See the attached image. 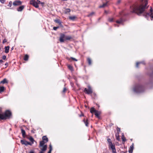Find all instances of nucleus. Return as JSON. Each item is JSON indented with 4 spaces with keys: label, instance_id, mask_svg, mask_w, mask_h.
Instances as JSON below:
<instances>
[{
    "label": "nucleus",
    "instance_id": "f257e3e1",
    "mask_svg": "<svg viewBox=\"0 0 153 153\" xmlns=\"http://www.w3.org/2000/svg\"><path fill=\"white\" fill-rule=\"evenodd\" d=\"M140 0L142 1V2L140 4L135 3L130 7L131 12L135 13L139 15L142 14L148 7V6H147L148 0Z\"/></svg>",
    "mask_w": 153,
    "mask_h": 153
},
{
    "label": "nucleus",
    "instance_id": "f03ea898",
    "mask_svg": "<svg viewBox=\"0 0 153 153\" xmlns=\"http://www.w3.org/2000/svg\"><path fill=\"white\" fill-rule=\"evenodd\" d=\"M11 115V113L10 111L6 110L4 113H3L1 109L0 108V120L9 119Z\"/></svg>",
    "mask_w": 153,
    "mask_h": 153
},
{
    "label": "nucleus",
    "instance_id": "7ed1b4c3",
    "mask_svg": "<svg viewBox=\"0 0 153 153\" xmlns=\"http://www.w3.org/2000/svg\"><path fill=\"white\" fill-rule=\"evenodd\" d=\"M145 90L144 86L141 84L137 85L134 88V91L137 93H140L143 92Z\"/></svg>",
    "mask_w": 153,
    "mask_h": 153
},
{
    "label": "nucleus",
    "instance_id": "20e7f679",
    "mask_svg": "<svg viewBox=\"0 0 153 153\" xmlns=\"http://www.w3.org/2000/svg\"><path fill=\"white\" fill-rule=\"evenodd\" d=\"M40 1L39 0H31L30 1V4L36 8L39 7L38 4H40Z\"/></svg>",
    "mask_w": 153,
    "mask_h": 153
},
{
    "label": "nucleus",
    "instance_id": "39448f33",
    "mask_svg": "<svg viewBox=\"0 0 153 153\" xmlns=\"http://www.w3.org/2000/svg\"><path fill=\"white\" fill-rule=\"evenodd\" d=\"M88 89L86 88H85L84 89V92L85 94H91L93 92L92 89L91 87L89 85H88Z\"/></svg>",
    "mask_w": 153,
    "mask_h": 153
},
{
    "label": "nucleus",
    "instance_id": "423d86ee",
    "mask_svg": "<svg viewBox=\"0 0 153 153\" xmlns=\"http://www.w3.org/2000/svg\"><path fill=\"white\" fill-rule=\"evenodd\" d=\"M22 4V2L19 0H16L14 1L13 4L14 6H17L21 5Z\"/></svg>",
    "mask_w": 153,
    "mask_h": 153
},
{
    "label": "nucleus",
    "instance_id": "0eeeda50",
    "mask_svg": "<svg viewBox=\"0 0 153 153\" xmlns=\"http://www.w3.org/2000/svg\"><path fill=\"white\" fill-rule=\"evenodd\" d=\"M20 142L22 144H24L25 146H27V145H30V146L32 145L31 143L26 141H25L23 140H21Z\"/></svg>",
    "mask_w": 153,
    "mask_h": 153
},
{
    "label": "nucleus",
    "instance_id": "6e6552de",
    "mask_svg": "<svg viewBox=\"0 0 153 153\" xmlns=\"http://www.w3.org/2000/svg\"><path fill=\"white\" fill-rule=\"evenodd\" d=\"M65 34L63 33H61L60 35V37L59 38V41L61 42H63L64 41V38L65 39Z\"/></svg>",
    "mask_w": 153,
    "mask_h": 153
},
{
    "label": "nucleus",
    "instance_id": "1a4fd4ad",
    "mask_svg": "<svg viewBox=\"0 0 153 153\" xmlns=\"http://www.w3.org/2000/svg\"><path fill=\"white\" fill-rule=\"evenodd\" d=\"M47 148V145H45L43 148H40L41 151L39 152V153H44V152L46 150Z\"/></svg>",
    "mask_w": 153,
    "mask_h": 153
},
{
    "label": "nucleus",
    "instance_id": "9d476101",
    "mask_svg": "<svg viewBox=\"0 0 153 153\" xmlns=\"http://www.w3.org/2000/svg\"><path fill=\"white\" fill-rule=\"evenodd\" d=\"M46 143L45 142L43 141H41L40 142L39 147L40 148H43L44 146H45V144Z\"/></svg>",
    "mask_w": 153,
    "mask_h": 153
},
{
    "label": "nucleus",
    "instance_id": "9b49d317",
    "mask_svg": "<svg viewBox=\"0 0 153 153\" xmlns=\"http://www.w3.org/2000/svg\"><path fill=\"white\" fill-rule=\"evenodd\" d=\"M25 7L24 5H22L19 7L17 8V10L19 12H21L23 10Z\"/></svg>",
    "mask_w": 153,
    "mask_h": 153
},
{
    "label": "nucleus",
    "instance_id": "f8f14e48",
    "mask_svg": "<svg viewBox=\"0 0 153 153\" xmlns=\"http://www.w3.org/2000/svg\"><path fill=\"white\" fill-rule=\"evenodd\" d=\"M134 143H132V144L130 146L129 150V153H132L133 152V150L134 149Z\"/></svg>",
    "mask_w": 153,
    "mask_h": 153
},
{
    "label": "nucleus",
    "instance_id": "ddd939ff",
    "mask_svg": "<svg viewBox=\"0 0 153 153\" xmlns=\"http://www.w3.org/2000/svg\"><path fill=\"white\" fill-rule=\"evenodd\" d=\"M109 148L111 149L112 153H117L114 145Z\"/></svg>",
    "mask_w": 153,
    "mask_h": 153
},
{
    "label": "nucleus",
    "instance_id": "4468645a",
    "mask_svg": "<svg viewBox=\"0 0 153 153\" xmlns=\"http://www.w3.org/2000/svg\"><path fill=\"white\" fill-rule=\"evenodd\" d=\"M107 141L109 143V147L114 145L113 144L111 139H109V138L108 139H107Z\"/></svg>",
    "mask_w": 153,
    "mask_h": 153
},
{
    "label": "nucleus",
    "instance_id": "2eb2a0df",
    "mask_svg": "<svg viewBox=\"0 0 153 153\" xmlns=\"http://www.w3.org/2000/svg\"><path fill=\"white\" fill-rule=\"evenodd\" d=\"M43 141H44L46 143L48 141V139L46 136H44L42 137Z\"/></svg>",
    "mask_w": 153,
    "mask_h": 153
},
{
    "label": "nucleus",
    "instance_id": "dca6fc26",
    "mask_svg": "<svg viewBox=\"0 0 153 153\" xmlns=\"http://www.w3.org/2000/svg\"><path fill=\"white\" fill-rule=\"evenodd\" d=\"M101 112L97 110L96 111L95 113V115L97 117L99 118V115L100 114Z\"/></svg>",
    "mask_w": 153,
    "mask_h": 153
},
{
    "label": "nucleus",
    "instance_id": "f3484780",
    "mask_svg": "<svg viewBox=\"0 0 153 153\" xmlns=\"http://www.w3.org/2000/svg\"><path fill=\"white\" fill-rule=\"evenodd\" d=\"M28 139H29V140L31 142V145H32L33 143L35 141L34 140V139L32 137H30L29 138H28Z\"/></svg>",
    "mask_w": 153,
    "mask_h": 153
},
{
    "label": "nucleus",
    "instance_id": "a211bd4d",
    "mask_svg": "<svg viewBox=\"0 0 153 153\" xmlns=\"http://www.w3.org/2000/svg\"><path fill=\"white\" fill-rule=\"evenodd\" d=\"M8 82L7 79L6 78L4 79L2 81L0 82V83L5 84V83H8Z\"/></svg>",
    "mask_w": 153,
    "mask_h": 153
},
{
    "label": "nucleus",
    "instance_id": "6ab92c4d",
    "mask_svg": "<svg viewBox=\"0 0 153 153\" xmlns=\"http://www.w3.org/2000/svg\"><path fill=\"white\" fill-rule=\"evenodd\" d=\"M21 133L22 134V136L24 138H25V131L23 129H21Z\"/></svg>",
    "mask_w": 153,
    "mask_h": 153
},
{
    "label": "nucleus",
    "instance_id": "aec40b11",
    "mask_svg": "<svg viewBox=\"0 0 153 153\" xmlns=\"http://www.w3.org/2000/svg\"><path fill=\"white\" fill-rule=\"evenodd\" d=\"M10 47L9 46H6L5 47V52L6 53H8L9 52V50Z\"/></svg>",
    "mask_w": 153,
    "mask_h": 153
},
{
    "label": "nucleus",
    "instance_id": "412c9836",
    "mask_svg": "<svg viewBox=\"0 0 153 153\" xmlns=\"http://www.w3.org/2000/svg\"><path fill=\"white\" fill-rule=\"evenodd\" d=\"M97 110H95L94 108L92 107L90 109V112L91 113L93 114L95 113L96 111Z\"/></svg>",
    "mask_w": 153,
    "mask_h": 153
},
{
    "label": "nucleus",
    "instance_id": "4be33fe9",
    "mask_svg": "<svg viewBox=\"0 0 153 153\" xmlns=\"http://www.w3.org/2000/svg\"><path fill=\"white\" fill-rule=\"evenodd\" d=\"M107 3H108V2H107L105 3H103L102 5L100 6L99 7L100 8H102V7H104L107 6Z\"/></svg>",
    "mask_w": 153,
    "mask_h": 153
},
{
    "label": "nucleus",
    "instance_id": "5701e85b",
    "mask_svg": "<svg viewBox=\"0 0 153 153\" xmlns=\"http://www.w3.org/2000/svg\"><path fill=\"white\" fill-rule=\"evenodd\" d=\"M152 13H146V16H149L151 18V20H152L153 19V15H152Z\"/></svg>",
    "mask_w": 153,
    "mask_h": 153
},
{
    "label": "nucleus",
    "instance_id": "b1692460",
    "mask_svg": "<svg viewBox=\"0 0 153 153\" xmlns=\"http://www.w3.org/2000/svg\"><path fill=\"white\" fill-rule=\"evenodd\" d=\"M76 18V17L75 16H70L69 17V19L71 20L74 21L75 20V19Z\"/></svg>",
    "mask_w": 153,
    "mask_h": 153
},
{
    "label": "nucleus",
    "instance_id": "393cba45",
    "mask_svg": "<svg viewBox=\"0 0 153 153\" xmlns=\"http://www.w3.org/2000/svg\"><path fill=\"white\" fill-rule=\"evenodd\" d=\"M29 58V56L26 54L25 55L24 58V59L25 61H27L28 60Z\"/></svg>",
    "mask_w": 153,
    "mask_h": 153
},
{
    "label": "nucleus",
    "instance_id": "a878e982",
    "mask_svg": "<svg viewBox=\"0 0 153 153\" xmlns=\"http://www.w3.org/2000/svg\"><path fill=\"white\" fill-rule=\"evenodd\" d=\"M72 39V37L71 36H66L65 37V39L66 40H69Z\"/></svg>",
    "mask_w": 153,
    "mask_h": 153
},
{
    "label": "nucleus",
    "instance_id": "bb28decb",
    "mask_svg": "<svg viewBox=\"0 0 153 153\" xmlns=\"http://www.w3.org/2000/svg\"><path fill=\"white\" fill-rule=\"evenodd\" d=\"M5 89V88L3 86L0 87V93H1L4 91Z\"/></svg>",
    "mask_w": 153,
    "mask_h": 153
},
{
    "label": "nucleus",
    "instance_id": "cd10ccee",
    "mask_svg": "<svg viewBox=\"0 0 153 153\" xmlns=\"http://www.w3.org/2000/svg\"><path fill=\"white\" fill-rule=\"evenodd\" d=\"M54 21L56 23H57L59 24V25H60L61 24V22L60 21L59 19H56L54 20Z\"/></svg>",
    "mask_w": 153,
    "mask_h": 153
},
{
    "label": "nucleus",
    "instance_id": "c85d7f7f",
    "mask_svg": "<svg viewBox=\"0 0 153 153\" xmlns=\"http://www.w3.org/2000/svg\"><path fill=\"white\" fill-rule=\"evenodd\" d=\"M141 63L145 64L144 62H137L136 63V67L138 68L139 65L140 64H141Z\"/></svg>",
    "mask_w": 153,
    "mask_h": 153
},
{
    "label": "nucleus",
    "instance_id": "c756f323",
    "mask_svg": "<svg viewBox=\"0 0 153 153\" xmlns=\"http://www.w3.org/2000/svg\"><path fill=\"white\" fill-rule=\"evenodd\" d=\"M116 137L117 140L118 141L120 140L119 134H118V133L116 134Z\"/></svg>",
    "mask_w": 153,
    "mask_h": 153
},
{
    "label": "nucleus",
    "instance_id": "7c9ffc66",
    "mask_svg": "<svg viewBox=\"0 0 153 153\" xmlns=\"http://www.w3.org/2000/svg\"><path fill=\"white\" fill-rule=\"evenodd\" d=\"M87 61L89 65H91V59L88 58L87 59Z\"/></svg>",
    "mask_w": 153,
    "mask_h": 153
},
{
    "label": "nucleus",
    "instance_id": "2f4dec72",
    "mask_svg": "<svg viewBox=\"0 0 153 153\" xmlns=\"http://www.w3.org/2000/svg\"><path fill=\"white\" fill-rule=\"evenodd\" d=\"M116 22L118 24H121L123 22V20L122 19H121L120 20H117Z\"/></svg>",
    "mask_w": 153,
    "mask_h": 153
},
{
    "label": "nucleus",
    "instance_id": "473e14b6",
    "mask_svg": "<svg viewBox=\"0 0 153 153\" xmlns=\"http://www.w3.org/2000/svg\"><path fill=\"white\" fill-rule=\"evenodd\" d=\"M71 10L70 9L67 8L65 9V13H69L70 12Z\"/></svg>",
    "mask_w": 153,
    "mask_h": 153
},
{
    "label": "nucleus",
    "instance_id": "72a5a7b5",
    "mask_svg": "<svg viewBox=\"0 0 153 153\" xmlns=\"http://www.w3.org/2000/svg\"><path fill=\"white\" fill-rule=\"evenodd\" d=\"M83 121L84 122V123H85V126H88V122L87 120L86 121H85V119H84V120H83Z\"/></svg>",
    "mask_w": 153,
    "mask_h": 153
},
{
    "label": "nucleus",
    "instance_id": "f704fd0d",
    "mask_svg": "<svg viewBox=\"0 0 153 153\" xmlns=\"http://www.w3.org/2000/svg\"><path fill=\"white\" fill-rule=\"evenodd\" d=\"M68 68L71 70H72L73 69V68H72V66L71 65H68Z\"/></svg>",
    "mask_w": 153,
    "mask_h": 153
},
{
    "label": "nucleus",
    "instance_id": "c9c22d12",
    "mask_svg": "<svg viewBox=\"0 0 153 153\" xmlns=\"http://www.w3.org/2000/svg\"><path fill=\"white\" fill-rule=\"evenodd\" d=\"M122 140L123 142H125L126 141V140L125 138L124 137V136L123 135L122 137Z\"/></svg>",
    "mask_w": 153,
    "mask_h": 153
},
{
    "label": "nucleus",
    "instance_id": "e433bc0d",
    "mask_svg": "<svg viewBox=\"0 0 153 153\" xmlns=\"http://www.w3.org/2000/svg\"><path fill=\"white\" fill-rule=\"evenodd\" d=\"M113 18H109L108 19V21L110 22H112L113 21Z\"/></svg>",
    "mask_w": 153,
    "mask_h": 153
},
{
    "label": "nucleus",
    "instance_id": "4c0bfd02",
    "mask_svg": "<svg viewBox=\"0 0 153 153\" xmlns=\"http://www.w3.org/2000/svg\"><path fill=\"white\" fill-rule=\"evenodd\" d=\"M117 133H118V134H119V133L120 131V128H118V127H117Z\"/></svg>",
    "mask_w": 153,
    "mask_h": 153
},
{
    "label": "nucleus",
    "instance_id": "58836bf2",
    "mask_svg": "<svg viewBox=\"0 0 153 153\" xmlns=\"http://www.w3.org/2000/svg\"><path fill=\"white\" fill-rule=\"evenodd\" d=\"M8 6H9L10 7H11L12 6V1H10L9 2Z\"/></svg>",
    "mask_w": 153,
    "mask_h": 153
},
{
    "label": "nucleus",
    "instance_id": "ea45409f",
    "mask_svg": "<svg viewBox=\"0 0 153 153\" xmlns=\"http://www.w3.org/2000/svg\"><path fill=\"white\" fill-rule=\"evenodd\" d=\"M59 28V27H53V29L54 30H56L57 29V28Z\"/></svg>",
    "mask_w": 153,
    "mask_h": 153
},
{
    "label": "nucleus",
    "instance_id": "a19ab883",
    "mask_svg": "<svg viewBox=\"0 0 153 153\" xmlns=\"http://www.w3.org/2000/svg\"><path fill=\"white\" fill-rule=\"evenodd\" d=\"M2 58L3 59L5 60L6 58V56L5 55H4L2 56Z\"/></svg>",
    "mask_w": 153,
    "mask_h": 153
},
{
    "label": "nucleus",
    "instance_id": "79ce46f5",
    "mask_svg": "<svg viewBox=\"0 0 153 153\" xmlns=\"http://www.w3.org/2000/svg\"><path fill=\"white\" fill-rule=\"evenodd\" d=\"M7 42V40L6 39H4L2 42L3 43H4Z\"/></svg>",
    "mask_w": 153,
    "mask_h": 153
},
{
    "label": "nucleus",
    "instance_id": "37998d69",
    "mask_svg": "<svg viewBox=\"0 0 153 153\" xmlns=\"http://www.w3.org/2000/svg\"><path fill=\"white\" fill-rule=\"evenodd\" d=\"M49 149H50L49 150H51V152L52 150V147L51 145H50L49 146Z\"/></svg>",
    "mask_w": 153,
    "mask_h": 153
},
{
    "label": "nucleus",
    "instance_id": "c03bdc74",
    "mask_svg": "<svg viewBox=\"0 0 153 153\" xmlns=\"http://www.w3.org/2000/svg\"><path fill=\"white\" fill-rule=\"evenodd\" d=\"M94 14V12H92L91 13H90L88 16H92V15H93Z\"/></svg>",
    "mask_w": 153,
    "mask_h": 153
},
{
    "label": "nucleus",
    "instance_id": "a18cd8bd",
    "mask_svg": "<svg viewBox=\"0 0 153 153\" xmlns=\"http://www.w3.org/2000/svg\"><path fill=\"white\" fill-rule=\"evenodd\" d=\"M71 58L73 59L75 61H77V59H76L73 58V57H71Z\"/></svg>",
    "mask_w": 153,
    "mask_h": 153
},
{
    "label": "nucleus",
    "instance_id": "49530a36",
    "mask_svg": "<svg viewBox=\"0 0 153 153\" xmlns=\"http://www.w3.org/2000/svg\"><path fill=\"white\" fill-rule=\"evenodd\" d=\"M66 90H67L66 88H64V89H63V93L65 92L66 91Z\"/></svg>",
    "mask_w": 153,
    "mask_h": 153
},
{
    "label": "nucleus",
    "instance_id": "de8ad7c7",
    "mask_svg": "<svg viewBox=\"0 0 153 153\" xmlns=\"http://www.w3.org/2000/svg\"><path fill=\"white\" fill-rule=\"evenodd\" d=\"M5 1V0H0V1L1 2V3H4Z\"/></svg>",
    "mask_w": 153,
    "mask_h": 153
},
{
    "label": "nucleus",
    "instance_id": "09e8293b",
    "mask_svg": "<svg viewBox=\"0 0 153 153\" xmlns=\"http://www.w3.org/2000/svg\"><path fill=\"white\" fill-rule=\"evenodd\" d=\"M40 4H41L42 6H43L44 4V3L43 2H41L40 1Z\"/></svg>",
    "mask_w": 153,
    "mask_h": 153
},
{
    "label": "nucleus",
    "instance_id": "8fccbe9b",
    "mask_svg": "<svg viewBox=\"0 0 153 153\" xmlns=\"http://www.w3.org/2000/svg\"><path fill=\"white\" fill-rule=\"evenodd\" d=\"M150 13H152V7H151V9H150Z\"/></svg>",
    "mask_w": 153,
    "mask_h": 153
},
{
    "label": "nucleus",
    "instance_id": "3c124183",
    "mask_svg": "<svg viewBox=\"0 0 153 153\" xmlns=\"http://www.w3.org/2000/svg\"><path fill=\"white\" fill-rule=\"evenodd\" d=\"M3 62V61L2 60H0V65H1V63H2Z\"/></svg>",
    "mask_w": 153,
    "mask_h": 153
},
{
    "label": "nucleus",
    "instance_id": "603ef678",
    "mask_svg": "<svg viewBox=\"0 0 153 153\" xmlns=\"http://www.w3.org/2000/svg\"><path fill=\"white\" fill-rule=\"evenodd\" d=\"M121 1V0H119L118 1H117V3H120Z\"/></svg>",
    "mask_w": 153,
    "mask_h": 153
},
{
    "label": "nucleus",
    "instance_id": "864d4df0",
    "mask_svg": "<svg viewBox=\"0 0 153 153\" xmlns=\"http://www.w3.org/2000/svg\"><path fill=\"white\" fill-rule=\"evenodd\" d=\"M83 116H84V115L83 114H82L80 115V117Z\"/></svg>",
    "mask_w": 153,
    "mask_h": 153
},
{
    "label": "nucleus",
    "instance_id": "5fc2aeb1",
    "mask_svg": "<svg viewBox=\"0 0 153 153\" xmlns=\"http://www.w3.org/2000/svg\"><path fill=\"white\" fill-rule=\"evenodd\" d=\"M51 150H49V151L48 152V153H51Z\"/></svg>",
    "mask_w": 153,
    "mask_h": 153
},
{
    "label": "nucleus",
    "instance_id": "6e6d98bb",
    "mask_svg": "<svg viewBox=\"0 0 153 153\" xmlns=\"http://www.w3.org/2000/svg\"><path fill=\"white\" fill-rule=\"evenodd\" d=\"M8 65V63L7 62H6L5 64V65Z\"/></svg>",
    "mask_w": 153,
    "mask_h": 153
},
{
    "label": "nucleus",
    "instance_id": "4d7b16f0",
    "mask_svg": "<svg viewBox=\"0 0 153 153\" xmlns=\"http://www.w3.org/2000/svg\"><path fill=\"white\" fill-rule=\"evenodd\" d=\"M13 49H14L13 47H12V48H11V50H13Z\"/></svg>",
    "mask_w": 153,
    "mask_h": 153
},
{
    "label": "nucleus",
    "instance_id": "13d9d810",
    "mask_svg": "<svg viewBox=\"0 0 153 153\" xmlns=\"http://www.w3.org/2000/svg\"><path fill=\"white\" fill-rule=\"evenodd\" d=\"M105 13H107V11H106V10H105Z\"/></svg>",
    "mask_w": 153,
    "mask_h": 153
},
{
    "label": "nucleus",
    "instance_id": "bf43d9fd",
    "mask_svg": "<svg viewBox=\"0 0 153 153\" xmlns=\"http://www.w3.org/2000/svg\"><path fill=\"white\" fill-rule=\"evenodd\" d=\"M62 0V1H66L67 0Z\"/></svg>",
    "mask_w": 153,
    "mask_h": 153
},
{
    "label": "nucleus",
    "instance_id": "052dcab7",
    "mask_svg": "<svg viewBox=\"0 0 153 153\" xmlns=\"http://www.w3.org/2000/svg\"><path fill=\"white\" fill-rule=\"evenodd\" d=\"M32 132H33V133H34V132H33V131H32Z\"/></svg>",
    "mask_w": 153,
    "mask_h": 153
},
{
    "label": "nucleus",
    "instance_id": "680f3d73",
    "mask_svg": "<svg viewBox=\"0 0 153 153\" xmlns=\"http://www.w3.org/2000/svg\"><path fill=\"white\" fill-rule=\"evenodd\" d=\"M32 132H33V133H34V132H33V131H32Z\"/></svg>",
    "mask_w": 153,
    "mask_h": 153
},
{
    "label": "nucleus",
    "instance_id": "e2e57ef3",
    "mask_svg": "<svg viewBox=\"0 0 153 153\" xmlns=\"http://www.w3.org/2000/svg\"><path fill=\"white\" fill-rule=\"evenodd\" d=\"M97 105L99 107V105Z\"/></svg>",
    "mask_w": 153,
    "mask_h": 153
}]
</instances>
